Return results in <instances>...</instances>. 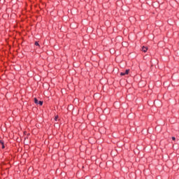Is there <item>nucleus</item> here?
Here are the masks:
<instances>
[{
	"label": "nucleus",
	"mask_w": 179,
	"mask_h": 179,
	"mask_svg": "<svg viewBox=\"0 0 179 179\" xmlns=\"http://www.w3.org/2000/svg\"><path fill=\"white\" fill-rule=\"evenodd\" d=\"M34 103H35V104H39V106H42L43 101H38V99H37V98H34Z\"/></svg>",
	"instance_id": "nucleus-1"
},
{
	"label": "nucleus",
	"mask_w": 179,
	"mask_h": 179,
	"mask_svg": "<svg viewBox=\"0 0 179 179\" xmlns=\"http://www.w3.org/2000/svg\"><path fill=\"white\" fill-rule=\"evenodd\" d=\"M129 73V69H127L125 72L120 73L121 76H125V75H128Z\"/></svg>",
	"instance_id": "nucleus-2"
},
{
	"label": "nucleus",
	"mask_w": 179,
	"mask_h": 179,
	"mask_svg": "<svg viewBox=\"0 0 179 179\" xmlns=\"http://www.w3.org/2000/svg\"><path fill=\"white\" fill-rule=\"evenodd\" d=\"M0 143L1 145V148L5 149V142L3 140H0Z\"/></svg>",
	"instance_id": "nucleus-3"
},
{
	"label": "nucleus",
	"mask_w": 179,
	"mask_h": 179,
	"mask_svg": "<svg viewBox=\"0 0 179 179\" xmlns=\"http://www.w3.org/2000/svg\"><path fill=\"white\" fill-rule=\"evenodd\" d=\"M142 51H143V52H147L148 47L143 46L142 47Z\"/></svg>",
	"instance_id": "nucleus-4"
},
{
	"label": "nucleus",
	"mask_w": 179,
	"mask_h": 179,
	"mask_svg": "<svg viewBox=\"0 0 179 179\" xmlns=\"http://www.w3.org/2000/svg\"><path fill=\"white\" fill-rule=\"evenodd\" d=\"M70 27L71 28V29H75V28H76V27H78L77 26L76 27H74L73 25H72V24H70Z\"/></svg>",
	"instance_id": "nucleus-5"
},
{
	"label": "nucleus",
	"mask_w": 179,
	"mask_h": 179,
	"mask_svg": "<svg viewBox=\"0 0 179 179\" xmlns=\"http://www.w3.org/2000/svg\"><path fill=\"white\" fill-rule=\"evenodd\" d=\"M35 45H37L38 47H40V44L37 41L35 42Z\"/></svg>",
	"instance_id": "nucleus-6"
},
{
	"label": "nucleus",
	"mask_w": 179,
	"mask_h": 179,
	"mask_svg": "<svg viewBox=\"0 0 179 179\" xmlns=\"http://www.w3.org/2000/svg\"><path fill=\"white\" fill-rule=\"evenodd\" d=\"M58 115H56L55 117V121H57V120H58Z\"/></svg>",
	"instance_id": "nucleus-7"
},
{
	"label": "nucleus",
	"mask_w": 179,
	"mask_h": 179,
	"mask_svg": "<svg viewBox=\"0 0 179 179\" xmlns=\"http://www.w3.org/2000/svg\"><path fill=\"white\" fill-rule=\"evenodd\" d=\"M172 141H176V137H172Z\"/></svg>",
	"instance_id": "nucleus-8"
}]
</instances>
